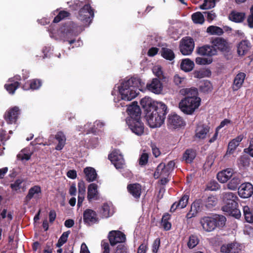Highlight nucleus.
Here are the masks:
<instances>
[{"label":"nucleus","instance_id":"f257e3e1","mask_svg":"<svg viewBox=\"0 0 253 253\" xmlns=\"http://www.w3.org/2000/svg\"><path fill=\"white\" fill-rule=\"evenodd\" d=\"M145 83L140 79L131 78L125 79L118 87L119 95L121 99L114 98L117 107H123L124 101H131L135 98L139 93V91H144L145 90Z\"/></svg>","mask_w":253,"mask_h":253},{"label":"nucleus","instance_id":"f03ea898","mask_svg":"<svg viewBox=\"0 0 253 253\" xmlns=\"http://www.w3.org/2000/svg\"><path fill=\"white\" fill-rule=\"evenodd\" d=\"M180 93L186 97L179 102V108L186 115H192L199 108L201 103V99L198 96L197 89L196 88H183Z\"/></svg>","mask_w":253,"mask_h":253},{"label":"nucleus","instance_id":"7ed1b4c3","mask_svg":"<svg viewBox=\"0 0 253 253\" xmlns=\"http://www.w3.org/2000/svg\"><path fill=\"white\" fill-rule=\"evenodd\" d=\"M146 118L148 125L152 128L160 127L165 120L156 111L153 110L151 112V110L147 113Z\"/></svg>","mask_w":253,"mask_h":253},{"label":"nucleus","instance_id":"20e7f679","mask_svg":"<svg viewBox=\"0 0 253 253\" xmlns=\"http://www.w3.org/2000/svg\"><path fill=\"white\" fill-rule=\"evenodd\" d=\"M60 40L64 41H68V39L78 35L79 32L76 30L74 25L64 26L61 28L58 32Z\"/></svg>","mask_w":253,"mask_h":253},{"label":"nucleus","instance_id":"39448f33","mask_svg":"<svg viewBox=\"0 0 253 253\" xmlns=\"http://www.w3.org/2000/svg\"><path fill=\"white\" fill-rule=\"evenodd\" d=\"M185 126V122L179 115L171 113L169 116L168 126L169 129H176L181 128Z\"/></svg>","mask_w":253,"mask_h":253},{"label":"nucleus","instance_id":"423d86ee","mask_svg":"<svg viewBox=\"0 0 253 253\" xmlns=\"http://www.w3.org/2000/svg\"><path fill=\"white\" fill-rule=\"evenodd\" d=\"M126 124L131 131L137 135H141L144 132V126L140 120V117L136 119H126Z\"/></svg>","mask_w":253,"mask_h":253},{"label":"nucleus","instance_id":"0eeeda50","mask_svg":"<svg viewBox=\"0 0 253 253\" xmlns=\"http://www.w3.org/2000/svg\"><path fill=\"white\" fill-rule=\"evenodd\" d=\"M94 13L89 5H85L80 11L78 18L85 25H88L91 22Z\"/></svg>","mask_w":253,"mask_h":253},{"label":"nucleus","instance_id":"6e6552de","mask_svg":"<svg viewBox=\"0 0 253 253\" xmlns=\"http://www.w3.org/2000/svg\"><path fill=\"white\" fill-rule=\"evenodd\" d=\"M194 48V43L191 38L185 37L181 40L179 48L180 52L183 55H190L193 51Z\"/></svg>","mask_w":253,"mask_h":253},{"label":"nucleus","instance_id":"1a4fd4ad","mask_svg":"<svg viewBox=\"0 0 253 253\" xmlns=\"http://www.w3.org/2000/svg\"><path fill=\"white\" fill-rule=\"evenodd\" d=\"M163 84L157 78H154L147 84L146 88L150 92L156 94H160L163 91Z\"/></svg>","mask_w":253,"mask_h":253},{"label":"nucleus","instance_id":"9d476101","mask_svg":"<svg viewBox=\"0 0 253 253\" xmlns=\"http://www.w3.org/2000/svg\"><path fill=\"white\" fill-rule=\"evenodd\" d=\"M237 202L228 203L226 204L223 207L222 210L229 215L239 219L241 215L240 210L237 208Z\"/></svg>","mask_w":253,"mask_h":253},{"label":"nucleus","instance_id":"9b49d317","mask_svg":"<svg viewBox=\"0 0 253 253\" xmlns=\"http://www.w3.org/2000/svg\"><path fill=\"white\" fill-rule=\"evenodd\" d=\"M108 238L111 245L123 243L126 240L125 235L120 231L112 230L109 233Z\"/></svg>","mask_w":253,"mask_h":253},{"label":"nucleus","instance_id":"f8f14e48","mask_svg":"<svg viewBox=\"0 0 253 253\" xmlns=\"http://www.w3.org/2000/svg\"><path fill=\"white\" fill-rule=\"evenodd\" d=\"M238 194L243 198H248L253 194V185L249 183H242L238 188Z\"/></svg>","mask_w":253,"mask_h":253},{"label":"nucleus","instance_id":"ddd939ff","mask_svg":"<svg viewBox=\"0 0 253 253\" xmlns=\"http://www.w3.org/2000/svg\"><path fill=\"white\" fill-rule=\"evenodd\" d=\"M175 166V163L173 161H170L166 167L164 164H160L157 167L156 171L154 173V177L158 178L160 176L167 175L166 174L167 170H170L173 169Z\"/></svg>","mask_w":253,"mask_h":253},{"label":"nucleus","instance_id":"4468645a","mask_svg":"<svg viewBox=\"0 0 253 253\" xmlns=\"http://www.w3.org/2000/svg\"><path fill=\"white\" fill-rule=\"evenodd\" d=\"M20 113V110L18 107L14 106L9 109L5 113L4 118L8 124L15 123Z\"/></svg>","mask_w":253,"mask_h":253},{"label":"nucleus","instance_id":"2eb2a0df","mask_svg":"<svg viewBox=\"0 0 253 253\" xmlns=\"http://www.w3.org/2000/svg\"><path fill=\"white\" fill-rule=\"evenodd\" d=\"M200 223L206 232H211L215 228V220L212 217L205 216L200 219Z\"/></svg>","mask_w":253,"mask_h":253},{"label":"nucleus","instance_id":"dca6fc26","mask_svg":"<svg viewBox=\"0 0 253 253\" xmlns=\"http://www.w3.org/2000/svg\"><path fill=\"white\" fill-rule=\"evenodd\" d=\"M83 216L84 221L88 225L97 223L99 220L96 212L91 209L85 210Z\"/></svg>","mask_w":253,"mask_h":253},{"label":"nucleus","instance_id":"f3484780","mask_svg":"<svg viewBox=\"0 0 253 253\" xmlns=\"http://www.w3.org/2000/svg\"><path fill=\"white\" fill-rule=\"evenodd\" d=\"M210 132V127L206 125L199 124L195 129V137L199 139H205Z\"/></svg>","mask_w":253,"mask_h":253},{"label":"nucleus","instance_id":"a211bd4d","mask_svg":"<svg viewBox=\"0 0 253 253\" xmlns=\"http://www.w3.org/2000/svg\"><path fill=\"white\" fill-rule=\"evenodd\" d=\"M127 112L129 115L127 119H134L140 117V109L137 102H133L129 105L127 107Z\"/></svg>","mask_w":253,"mask_h":253},{"label":"nucleus","instance_id":"6ab92c4d","mask_svg":"<svg viewBox=\"0 0 253 253\" xmlns=\"http://www.w3.org/2000/svg\"><path fill=\"white\" fill-rule=\"evenodd\" d=\"M20 80V76L16 75L14 78H10L8 82L10 83L5 84L4 87L6 90L10 94H13L16 89L19 87V83L18 81Z\"/></svg>","mask_w":253,"mask_h":253},{"label":"nucleus","instance_id":"aec40b11","mask_svg":"<svg viewBox=\"0 0 253 253\" xmlns=\"http://www.w3.org/2000/svg\"><path fill=\"white\" fill-rule=\"evenodd\" d=\"M233 173L232 169H226L217 173V178L220 182L225 183L233 175Z\"/></svg>","mask_w":253,"mask_h":253},{"label":"nucleus","instance_id":"412c9836","mask_svg":"<svg viewBox=\"0 0 253 253\" xmlns=\"http://www.w3.org/2000/svg\"><path fill=\"white\" fill-rule=\"evenodd\" d=\"M127 189L128 192L135 198H139L142 188L141 186L138 183H133L128 184L127 186Z\"/></svg>","mask_w":253,"mask_h":253},{"label":"nucleus","instance_id":"4be33fe9","mask_svg":"<svg viewBox=\"0 0 253 253\" xmlns=\"http://www.w3.org/2000/svg\"><path fill=\"white\" fill-rule=\"evenodd\" d=\"M198 52L201 55L211 56L216 54L217 50L212 45H205L199 48Z\"/></svg>","mask_w":253,"mask_h":253},{"label":"nucleus","instance_id":"5701e85b","mask_svg":"<svg viewBox=\"0 0 253 253\" xmlns=\"http://www.w3.org/2000/svg\"><path fill=\"white\" fill-rule=\"evenodd\" d=\"M154 111H156L161 116L165 119L166 115L168 112L167 105L162 102L156 101L154 102Z\"/></svg>","mask_w":253,"mask_h":253},{"label":"nucleus","instance_id":"b1692460","mask_svg":"<svg viewBox=\"0 0 253 253\" xmlns=\"http://www.w3.org/2000/svg\"><path fill=\"white\" fill-rule=\"evenodd\" d=\"M246 78V74L241 72L238 73L234 78L232 85L233 90L235 91L241 87Z\"/></svg>","mask_w":253,"mask_h":253},{"label":"nucleus","instance_id":"393cba45","mask_svg":"<svg viewBox=\"0 0 253 253\" xmlns=\"http://www.w3.org/2000/svg\"><path fill=\"white\" fill-rule=\"evenodd\" d=\"M41 194V188L39 186L36 185L31 187L28 192V195L26 196L27 200H30L32 198L39 199L40 198Z\"/></svg>","mask_w":253,"mask_h":253},{"label":"nucleus","instance_id":"a878e982","mask_svg":"<svg viewBox=\"0 0 253 253\" xmlns=\"http://www.w3.org/2000/svg\"><path fill=\"white\" fill-rule=\"evenodd\" d=\"M251 48L250 42L247 40L241 41L238 45L237 51L240 55H245Z\"/></svg>","mask_w":253,"mask_h":253},{"label":"nucleus","instance_id":"bb28decb","mask_svg":"<svg viewBox=\"0 0 253 253\" xmlns=\"http://www.w3.org/2000/svg\"><path fill=\"white\" fill-rule=\"evenodd\" d=\"M55 138L58 141V144L55 149L57 150H62L66 144V137L65 135L63 132L59 131L56 134Z\"/></svg>","mask_w":253,"mask_h":253},{"label":"nucleus","instance_id":"cd10ccee","mask_svg":"<svg viewBox=\"0 0 253 253\" xmlns=\"http://www.w3.org/2000/svg\"><path fill=\"white\" fill-rule=\"evenodd\" d=\"M212 46L215 49L220 50H225L227 48V43L225 40L221 38H216L212 42Z\"/></svg>","mask_w":253,"mask_h":253},{"label":"nucleus","instance_id":"c85d7f7f","mask_svg":"<svg viewBox=\"0 0 253 253\" xmlns=\"http://www.w3.org/2000/svg\"><path fill=\"white\" fill-rule=\"evenodd\" d=\"M189 197L187 195H184L179 201L178 203H174L171 206L170 211L174 212L176 209H183L185 208L188 203Z\"/></svg>","mask_w":253,"mask_h":253},{"label":"nucleus","instance_id":"c756f323","mask_svg":"<svg viewBox=\"0 0 253 253\" xmlns=\"http://www.w3.org/2000/svg\"><path fill=\"white\" fill-rule=\"evenodd\" d=\"M194 67V63L188 58H185L181 61L180 68L181 70L186 72L192 71Z\"/></svg>","mask_w":253,"mask_h":253},{"label":"nucleus","instance_id":"7c9ffc66","mask_svg":"<svg viewBox=\"0 0 253 253\" xmlns=\"http://www.w3.org/2000/svg\"><path fill=\"white\" fill-rule=\"evenodd\" d=\"M86 180L89 181L95 180L97 177V173L95 170L91 167H87L84 169Z\"/></svg>","mask_w":253,"mask_h":253},{"label":"nucleus","instance_id":"2f4dec72","mask_svg":"<svg viewBox=\"0 0 253 253\" xmlns=\"http://www.w3.org/2000/svg\"><path fill=\"white\" fill-rule=\"evenodd\" d=\"M245 17V14L244 12H239L237 11H233L229 15V18L231 20L240 23L242 22Z\"/></svg>","mask_w":253,"mask_h":253},{"label":"nucleus","instance_id":"473e14b6","mask_svg":"<svg viewBox=\"0 0 253 253\" xmlns=\"http://www.w3.org/2000/svg\"><path fill=\"white\" fill-rule=\"evenodd\" d=\"M97 186L95 183H91L89 185L87 190V199L89 201L94 199L97 195Z\"/></svg>","mask_w":253,"mask_h":253},{"label":"nucleus","instance_id":"72a5a7b5","mask_svg":"<svg viewBox=\"0 0 253 253\" xmlns=\"http://www.w3.org/2000/svg\"><path fill=\"white\" fill-rule=\"evenodd\" d=\"M156 101L153 100L149 97H145L141 100L140 104L143 108L146 110L150 109V110L151 107L154 108V102H156Z\"/></svg>","mask_w":253,"mask_h":253},{"label":"nucleus","instance_id":"f704fd0d","mask_svg":"<svg viewBox=\"0 0 253 253\" xmlns=\"http://www.w3.org/2000/svg\"><path fill=\"white\" fill-rule=\"evenodd\" d=\"M199 89L203 92L208 93L212 90V86L210 81L204 80L200 83Z\"/></svg>","mask_w":253,"mask_h":253},{"label":"nucleus","instance_id":"c9c22d12","mask_svg":"<svg viewBox=\"0 0 253 253\" xmlns=\"http://www.w3.org/2000/svg\"><path fill=\"white\" fill-rule=\"evenodd\" d=\"M99 212L103 218H108L113 214V212L111 210V207L107 204H104L102 205Z\"/></svg>","mask_w":253,"mask_h":253},{"label":"nucleus","instance_id":"e433bc0d","mask_svg":"<svg viewBox=\"0 0 253 253\" xmlns=\"http://www.w3.org/2000/svg\"><path fill=\"white\" fill-rule=\"evenodd\" d=\"M223 199L226 204L228 203L237 202L238 197L232 192H224L223 194Z\"/></svg>","mask_w":253,"mask_h":253},{"label":"nucleus","instance_id":"4c0bfd02","mask_svg":"<svg viewBox=\"0 0 253 253\" xmlns=\"http://www.w3.org/2000/svg\"><path fill=\"white\" fill-rule=\"evenodd\" d=\"M211 72L209 69H202L199 70H196L193 73V76L196 78L201 79L205 77H210Z\"/></svg>","mask_w":253,"mask_h":253},{"label":"nucleus","instance_id":"58836bf2","mask_svg":"<svg viewBox=\"0 0 253 253\" xmlns=\"http://www.w3.org/2000/svg\"><path fill=\"white\" fill-rule=\"evenodd\" d=\"M243 211L245 219L249 223L253 222V213L251 209L247 206H244Z\"/></svg>","mask_w":253,"mask_h":253},{"label":"nucleus","instance_id":"ea45409f","mask_svg":"<svg viewBox=\"0 0 253 253\" xmlns=\"http://www.w3.org/2000/svg\"><path fill=\"white\" fill-rule=\"evenodd\" d=\"M241 183L240 177L238 176L234 175L232 179L227 184L228 189L232 190H236L239 184Z\"/></svg>","mask_w":253,"mask_h":253},{"label":"nucleus","instance_id":"a19ab883","mask_svg":"<svg viewBox=\"0 0 253 253\" xmlns=\"http://www.w3.org/2000/svg\"><path fill=\"white\" fill-rule=\"evenodd\" d=\"M191 18L192 21L195 24H202L205 21V18L203 14L201 12H196L194 13Z\"/></svg>","mask_w":253,"mask_h":253},{"label":"nucleus","instance_id":"79ce46f5","mask_svg":"<svg viewBox=\"0 0 253 253\" xmlns=\"http://www.w3.org/2000/svg\"><path fill=\"white\" fill-rule=\"evenodd\" d=\"M33 153L30 148L26 147L22 149L17 155V158H30Z\"/></svg>","mask_w":253,"mask_h":253},{"label":"nucleus","instance_id":"37998d69","mask_svg":"<svg viewBox=\"0 0 253 253\" xmlns=\"http://www.w3.org/2000/svg\"><path fill=\"white\" fill-rule=\"evenodd\" d=\"M161 54L164 58L167 60H172L174 58L173 52L171 49L167 48H162Z\"/></svg>","mask_w":253,"mask_h":253},{"label":"nucleus","instance_id":"c03bdc74","mask_svg":"<svg viewBox=\"0 0 253 253\" xmlns=\"http://www.w3.org/2000/svg\"><path fill=\"white\" fill-rule=\"evenodd\" d=\"M41 82L40 80H33L31 81L29 86H27L25 84L23 86V88L24 90H28L29 89H37L41 86Z\"/></svg>","mask_w":253,"mask_h":253},{"label":"nucleus","instance_id":"a18cd8bd","mask_svg":"<svg viewBox=\"0 0 253 253\" xmlns=\"http://www.w3.org/2000/svg\"><path fill=\"white\" fill-rule=\"evenodd\" d=\"M207 33L211 35H221L223 33V30L217 26H210L207 29Z\"/></svg>","mask_w":253,"mask_h":253},{"label":"nucleus","instance_id":"49530a36","mask_svg":"<svg viewBox=\"0 0 253 253\" xmlns=\"http://www.w3.org/2000/svg\"><path fill=\"white\" fill-rule=\"evenodd\" d=\"M78 129H79V131H84L86 132V133H89L90 132L94 133L96 132V130L94 127V126H92L91 123H87L83 127L82 126H78Z\"/></svg>","mask_w":253,"mask_h":253},{"label":"nucleus","instance_id":"de8ad7c7","mask_svg":"<svg viewBox=\"0 0 253 253\" xmlns=\"http://www.w3.org/2000/svg\"><path fill=\"white\" fill-rule=\"evenodd\" d=\"M199 242V240L197 236L191 235L187 243V246L189 249H193L198 244Z\"/></svg>","mask_w":253,"mask_h":253},{"label":"nucleus","instance_id":"09e8293b","mask_svg":"<svg viewBox=\"0 0 253 253\" xmlns=\"http://www.w3.org/2000/svg\"><path fill=\"white\" fill-rule=\"evenodd\" d=\"M212 218L215 220V227L216 226L222 227L226 222V218L220 215H215Z\"/></svg>","mask_w":253,"mask_h":253},{"label":"nucleus","instance_id":"8fccbe9b","mask_svg":"<svg viewBox=\"0 0 253 253\" xmlns=\"http://www.w3.org/2000/svg\"><path fill=\"white\" fill-rule=\"evenodd\" d=\"M216 0H205L203 4L201 5L200 8L201 9H208L214 7L215 5Z\"/></svg>","mask_w":253,"mask_h":253},{"label":"nucleus","instance_id":"3c124183","mask_svg":"<svg viewBox=\"0 0 253 253\" xmlns=\"http://www.w3.org/2000/svg\"><path fill=\"white\" fill-rule=\"evenodd\" d=\"M243 138L244 135L243 134H241L230 141L228 145L236 149L237 146H239L240 142L243 140Z\"/></svg>","mask_w":253,"mask_h":253},{"label":"nucleus","instance_id":"603ef678","mask_svg":"<svg viewBox=\"0 0 253 253\" xmlns=\"http://www.w3.org/2000/svg\"><path fill=\"white\" fill-rule=\"evenodd\" d=\"M69 234H70V232L67 231V232H64L62 234V235L60 237V238L58 240V242L56 244V246L57 247L59 248V247H61L64 243H65L66 242Z\"/></svg>","mask_w":253,"mask_h":253},{"label":"nucleus","instance_id":"864d4df0","mask_svg":"<svg viewBox=\"0 0 253 253\" xmlns=\"http://www.w3.org/2000/svg\"><path fill=\"white\" fill-rule=\"evenodd\" d=\"M173 82L176 85L184 84L186 83V79L185 77L176 74L173 77Z\"/></svg>","mask_w":253,"mask_h":253},{"label":"nucleus","instance_id":"5fc2aeb1","mask_svg":"<svg viewBox=\"0 0 253 253\" xmlns=\"http://www.w3.org/2000/svg\"><path fill=\"white\" fill-rule=\"evenodd\" d=\"M112 164L117 169H123L125 165L124 159H110Z\"/></svg>","mask_w":253,"mask_h":253},{"label":"nucleus","instance_id":"6e6d98bb","mask_svg":"<svg viewBox=\"0 0 253 253\" xmlns=\"http://www.w3.org/2000/svg\"><path fill=\"white\" fill-rule=\"evenodd\" d=\"M212 59L211 58L198 57L196 58L195 62L199 65L209 64L212 62Z\"/></svg>","mask_w":253,"mask_h":253},{"label":"nucleus","instance_id":"4d7b16f0","mask_svg":"<svg viewBox=\"0 0 253 253\" xmlns=\"http://www.w3.org/2000/svg\"><path fill=\"white\" fill-rule=\"evenodd\" d=\"M69 13L66 11H61L58 13V15L54 18L53 22L54 23H58L61 20L64 19L66 17H68L69 16Z\"/></svg>","mask_w":253,"mask_h":253},{"label":"nucleus","instance_id":"13d9d810","mask_svg":"<svg viewBox=\"0 0 253 253\" xmlns=\"http://www.w3.org/2000/svg\"><path fill=\"white\" fill-rule=\"evenodd\" d=\"M235 245L233 244H228L223 245L221 247V252L225 253H232Z\"/></svg>","mask_w":253,"mask_h":253},{"label":"nucleus","instance_id":"bf43d9fd","mask_svg":"<svg viewBox=\"0 0 253 253\" xmlns=\"http://www.w3.org/2000/svg\"><path fill=\"white\" fill-rule=\"evenodd\" d=\"M123 157L124 155L118 149L112 150L108 155V158H119V157L122 158Z\"/></svg>","mask_w":253,"mask_h":253},{"label":"nucleus","instance_id":"052dcab7","mask_svg":"<svg viewBox=\"0 0 253 253\" xmlns=\"http://www.w3.org/2000/svg\"><path fill=\"white\" fill-rule=\"evenodd\" d=\"M217 203L216 198L213 196H209L206 201V206L208 208H211Z\"/></svg>","mask_w":253,"mask_h":253},{"label":"nucleus","instance_id":"680f3d73","mask_svg":"<svg viewBox=\"0 0 253 253\" xmlns=\"http://www.w3.org/2000/svg\"><path fill=\"white\" fill-rule=\"evenodd\" d=\"M78 196H84L85 194V184L83 181H80L78 184Z\"/></svg>","mask_w":253,"mask_h":253},{"label":"nucleus","instance_id":"e2e57ef3","mask_svg":"<svg viewBox=\"0 0 253 253\" xmlns=\"http://www.w3.org/2000/svg\"><path fill=\"white\" fill-rule=\"evenodd\" d=\"M219 185L215 181H210L207 185L206 189L210 191H215L218 189Z\"/></svg>","mask_w":253,"mask_h":253},{"label":"nucleus","instance_id":"0e129e2a","mask_svg":"<svg viewBox=\"0 0 253 253\" xmlns=\"http://www.w3.org/2000/svg\"><path fill=\"white\" fill-rule=\"evenodd\" d=\"M196 156L195 151L192 149H188L184 153L183 158H195Z\"/></svg>","mask_w":253,"mask_h":253},{"label":"nucleus","instance_id":"69168bd1","mask_svg":"<svg viewBox=\"0 0 253 253\" xmlns=\"http://www.w3.org/2000/svg\"><path fill=\"white\" fill-rule=\"evenodd\" d=\"M247 23L250 28H253V5L250 8V14L248 17Z\"/></svg>","mask_w":253,"mask_h":253},{"label":"nucleus","instance_id":"338daca9","mask_svg":"<svg viewBox=\"0 0 253 253\" xmlns=\"http://www.w3.org/2000/svg\"><path fill=\"white\" fill-rule=\"evenodd\" d=\"M152 71L154 74H155L157 77L159 78L162 77L163 75V72L161 66L159 65L155 66L153 68Z\"/></svg>","mask_w":253,"mask_h":253},{"label":"nucleus","instance_id":"774afa93","mask_svg":"<svg viewBox=\"0 0 253 253\" xmlns=\"http://www.w3.org/2000/svg\"><path fill=\"white\" fill-rule=\"evenodd\" d=\"M244 151L251 157H253V138L251 139L249 147L245 149Z\"/></svg>","mask_w":253,"mask_h":253}]
</instances>
